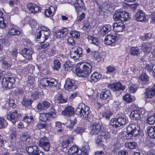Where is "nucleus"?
<instances>
[{"instance_id": "69168bd1", "label": "nucleus", "mask_w": 155, "mask_h": 155, "mask_svg": "<svg viewBox=\"0 0 155 155\" xmlns=\"http://www.w3.org/2000/svg\"><path fill=\"white\" fill-rule=\"evenodd\" d=\"M137 89V86L136 85L133 84L129 87V90L130 93H134L136 92Z\"/></svg>"}, {"instance_id": "cd10ccee", "label": "nucleus", "mask_w": 155, "mask_h": 155, "mask_svg": "<svg viewBox=\"0 0 155 155\" xmlns=\"http://www.w3.org/2000/svg\"><path fill=\"white\" fill-rule=\"evenodd\" d=\"M143 51L146 55L150 53H152L153 51V49L149 46L148 44H143L142 45Z\"/></svg>"}, {"instance_id": "393cba45", "label": "nucleus", "mask_w": 155, "mask_h": 155, "mask_svg": "<svg viewBox=\"0 0 155 155\" xmlns=\"http://www.w3.org/2000/svg\"><path fill=\"white\" fill-rule=\"evenodd\" d=\"M67 28H64L57 31L56 32V36L58 38H62L65 37L69 32Z\"/></svg>"}, {"instance_id": "f704fd0d", "label": "nucleus", "mask_w": 155, "mask_h": 155, "mask_svg": "<svg viewBox=\"0 0 155 155\" xmlns=\"http://www.w3.org/2000/svg\"><path fill=\"white\" fill-rule=\"evenodd\" d=\"M111 30V26L107 24L104 26L101 30V34L103 35H105Z\"/></svg>"}, {"instance_id": "052dcab7", "label": "nucleus", "mask_w": 155, "mask_h": 155, "mask_svg": "<svg viewBox=\"0 0 155 155\" xmlns=\"http://www.w3.org/2000/svg\"><path fill=\"white\" fill-rule=\"evenodd\" d=\"M147 122L150 124H153L155 121V117L153 115L148 117L146 120Z\"/></svg>"}, {"instance_id": "9b49d317", "label": "nucleus", "mask_w": 155, "mask_h": 155, "mask_svg": "<svg viewBox=\"0 0 155 155\" xmlns=\"http://www.w3.org/2000/svg\"><path fill=\"white\" fill-rule=\"evenodd\" d=\"M15 82V80L13 78L8 77L2 79V84L3 87L10 88L13 87Z\"/></svg>"}, {"instance_id": "c9c22d12", "label": "nucleus", "mask_w": 155, "mask_h": 155, "mask_svg": "<svg viewBox=\"0 0 155 155\" xmlns=\"http://www.w3.org/2000/svg\"><path fill=\"white\" fill-rule=\"evenodd\" d=\"M73 137L71 136H69L68 139L66 140L65 141H64L62 143V145L64 148H65L68 147L71 143H72Z\"/></svg>"}, {"instance_id": "c85d7f7f", "label": "nucleus", "mask_w": 155, "mask_h": 155, "mask_svg": "<svg viewBox=\"0 0 155 155\" xmlns=\"http://www.w3.org/2000/svg\"><path fill=\"white\" fill-rule=\"evenodd\" d=\"M147 131L149 136L152 138H155V127L148 126L147 127Z\"/></svg>"}, {"instance_id": "2eb2a0df", "label": "nucleus", "mask_w": 155, "mask_h": 155, "mask_svg": "<svg viewBox=\"0 0 155 155\" xmlns=\"http://www.w3.org/2000/svg\"><path fill=\"white\" fill-rule=\"evenodd\" d=\"M101 129V126L98 124H91L90 127V133L92 135H97L100 132Z\"/></svg>"}, {"instance_id": "f8f14e48", "label": "nucleus", "mask_w": 155, "mask_h": 155, "mask_svg": "<svg viewBox=\"0 0 155 155\" xmlns=\"http://www.w3.org/2000/svg\"><path fill=\"white\" fill-rule=\"evenodd\" d=\"M40 83L41 85L44 87L48 86L56 87L58 84V82L54 79L50 81L46 78L42 79L40 80Z\"/></svg>"}, {"instance_id": "680f3d73", "label": "nucleus", "mask_w": 155, "mask_h": 155, "mask_svg": "<svg viewBox=\"0 0 155 155\" xmlns=\"http://www.w3.org/2000/svg\"><path fill=\"white\" fill-rule=\"evenodd\" d=\"M120 147V144L118 142H117L112 146V150L114 151H117L119 150Z\"/></svg>"}, {"instance_id": "b1692460", "label": "nucleus", "mask_w": 155, "mask_h": 155, "mask_svg": "<svg viewBox=\"0 0 155 155\" xmlns=\"http://www.w3.org/2000/svg\"><path fill=\"white\" fill-rule=\"evenodd\" d=\"M62 113L63 115L68 117L72 116L74 113V108L71 106H68L65 108Z\"/></svg>"}, {"instance_id": "5fc2aeb1", "label": "nucleus", "mask_w": 155, "mask_h": 155, "mask_svg": "<svg viewBox=\"0 0 155 155\" xmlns=\"http://www.w3.org/2000/svg\"><path fill=\"white\" fill-rule=\"evenodd\" d=\"M31 96L32 98L35 100L37 99L38 97V92L37 89H34L31 91Z\"/></svg>"}, {"instance_id": "ea45409f", "label": "nucleus", "mask_w": 155, "mask_h": 155, "mask_svg": "<svg viewBox=\"0 0 155 155\" xmlns=\"http://www.w3.org/2000/svg\"><path fill=\"white\" fill-rule=\"evenodd\" d=\"M87 38L90 43H92L97 46L99 44V41L96 37H94L91 35H89Z\"/></svg>"}, {"instance_id": "09e8293b", "label": "nucleus", "mask_w": 155, "mask_h": 155, "mask_svg": "<svg viewBox=\"0 0 155 155\" xmlns=\"http://www.w3.org/2000/svg\"><path fill=\"white\" fill-rule=\"evenodd\" d=\"M36 128L39 129H46L47 127V124L46 122L41 121L37 124Z\"/></svg>"}, {"instance_id": "4c0bfd02", "label": "nucleus", "mask_w": 155, "mask_h": 155, "mask_svg": "<svg viewBox=\"0 0 155 155\" xmlns=\"http://www.w3.org/2000/svg\"><path fill=\"white\" fill-rule=\"evenodd\" d=\"M21 33L19 30L14 28H10L8 29V34L11 35H18L21 34Z\"/></svg>"}, {"instance_id": "de8ad7c7", "label": "nucleus", "mask_w": 155, "mask_h": 155, "mask_svg": "<svg viewBox=\"0 0 155 155\" xmlns=\"http://www.w3.org/2000/svg\"><path fill=\"white\" fill-rule=\"evenodd\" d=\"M40 28L42 31H39L37 34V35H36V38L37 39H39L40 38L41 36V35L42 34V33L44 31H46L49 29L47 27L44 26H41Z\"/></svg>"}, {"instance_id": "f03ea898", "label": "nucleus", "mask_w": 155, "mask_h": 155, "mask_svg": "<svg viewBox=\"0 0 155 155\" xmlns=\"http://www.w3.org/2000/svg\"><path fill=\"white\" fill-rule=\"evenodd\" d=\"M26 150L28 155H43V152L39 150L37 146L31 145L32 141L30 137L25 142Z\"/></svg>"}, {"instance_id": "a211bd4d", "label": "nucleus", "mask_w": 155, "mask_h": 155, "mask_svg": "<svg viewBox=\"0 0 155 155\" xmlns=\"http://www.w3.org/2000/svg\"><path fill=\"white\" fill-rule=\"evenodd\" d=\"M60 56L61 58H60L61 59L62 61H65L64 65V68L65 70L68 71H71L72 68V64L70 61H66L67 60V58L63 54H61Z\"/></svg>"}, {"instance_id": "a878e982", "label": "nucleus", "mask_w": 155, "mask_h": 155, "mask_svg": "<svg viewBox=\"0 0 155 155\" xmlns=\"http://www.w3.org/2000/svg\"><path fill=\"white\" fill-rule=\"evenodd\" d=\"M56 8L53 6H50L48 8L46 9L44 12L45 16L47 17L52 16L55 12Z\"/></svg>"}, {"instance_id": "8fccbe9b", "label": "nucleus", "mask_w": 155, "mask_h": 155, "mask_svg": "<svg viewBox=\"0 0 155 155\" xmlns=\"http://www.w3.org/2000/svg\"><path fill=\"white\" fill-rule=\"evenodd\" d=\"M8 123L6 120L2 117H0V129H2L8 125Z\"/></svg>"}, {"instance_id": "bb28decb", "label": "nucleus", "mask_w": 155, "mask_h": 155, "mask_svg": "<svg viewBox=\"0 0 155 155\" xmlns=\"http://www.w3.org/2000/svg\"><path fill=\"white\" fill-rule=\"evenodd\" d=\"M135 17L137 21H142L146 18L144 13L141 10H139L135 15Z\"/></svg>"}, {"instance_id": "864d4df0", "label": "nucleus", "mask_w": 155, "mask_h": 155, "mask_svg": "<svg viewBox=\"0 0 155 155\" xmlns=\"http://www.w3.org/2000/svg\"><path fill=\"white\" fill-rule=\"evenodd\" d=\"M23 119L25 122L29 123L34 121V119L32 116L28 117L27 116H25L24 117Z\"/></svg>"}, {"instance_id": "5701e85b", "label": "nucleus", "mask_w": 155, "mask_h": 155, "mask_svg": "<svg viewBox=\"0 0 155 155\" xmlns=\"http://www.w3.org/2000/svg\"><path fill=\"white\" fill-rule=\"evenodd\" d=\"M125 27V26L122 22H115L113 25V30L116 32L122 31Z\"/></svg>"}, {"instance_id": "bf43d9fd", "label": "nucleus", "mask_w": 155, "mask_h": 155, "mask_svg": "<svg viewBox=\"0 0 155 155\" xmlns=\"http://www.w3.org/2000/svg\"><path fill=\"white\" fill-rule=\"evenodd\" d=\"M39 119L41 121L45 122L48 118V116L47 113H41L40 114L39 116Z\"/></svg>"}, {"instance_id": "aec40b11", "label": "nucleus", "mask_w": 155, "mask_h": 155, "mask_svg": "<svg viewBox=\"0 0 155 155\" xmlns=\"http://www.w3.org/2000/svg\"><path fill=\"white\" fill-rule=\"evenodd\" d=\"M23 56L27 60H31L32 55L33 53V50L30 48H25L22 50Z\"/></svg>"}, {"instance_id": "f257e3e1", "label": "nucleus", "mask_w": 155, "mask_h": 155, "mask_svg": "<svg viewBox=\"0 0 155 155\" xmlns=\"http://www.w3.org/2000/svg\"><path fill=\"white\" fill-rule=\"evenodd\" d=\"M127 134L125 135L126 139L131 140L139 135L140 127L137 124H132L127 126Z\"/></svg>"}, {"instance_id": "2f4dec72", "label": "nucleus", "mask_w": 155, "mask_h": 155, "mask_svg": "<svg viewBox=\"0 0 155 155\" xmlns=\"http://www.w3.org/2000/svg\"><path fill=\"white\" fill-rule=\"evenodd\" d=\"M139 79L143 83L146 84L149 81V77L146 73L143 72L139 76Z\"/></svg>"}, {"instance_id": "338daca9", "label": "nucleus", "mask_w": 155, "mask_h": 155, "mask_svg": "<svg viewBox=\"0 0 155 155\" xmlns=\"http://www.w3.org/2000/svg\"><path fill=\"white\" fill-rule=\"evenodd\" d=\"M106 72L107 73H111L114 72L116 70L115 68L111 66H109L106 68Z\"/></svg>"}, {"instance_id": "4468645a", "label": "nucleus", "mask_w": 155, "mask_h": 155, "mask_svg": "<svg viewBox=\"0 0 155 155\" xmlns=\"http://www.w3.org/2000/svg\"><path fill=\"white\" fill-rule=\"evenodd\" d=\"M20 116L21 114H18L17 110H14L8 114L7 119L14 124L18 120V118Z\"/></svg>"}, {"instance_id": "c756f323", "label": "nucleus", "mask_w": 155, "mask_h": 155, "mask_svg": "<svg viewBox=\"0 0 155 155\" xmlns=\"http://www.w3.org/2000/svg\"><path fill=\"white\" fill-rule=\"evenodd\" d=\"M111 95V93L109 90H103L101 93L100 97L103 100H105L110 97Z\"/></svg>"}, {"instance_id": "7c9ffc66", "label": "nucleus", "mask_w": 155, "mask_h": 155, "mask_svg": "<svg viewBox=\"0 0 155 155\" xmlns=\"http://www.w3.org/2000/svg\"><path fill=\"white\" fill-rule=\"evenodd\" d=\"M100 5L104 9L108 11H111L112 9L113 4V3L109 1L105 2L103 3Z\"/></svg>"}, {"instance_id": "49530a36", "label": "nucleus", "mask_w": 155, "mask_h": 155, "mask_svg": "<svg viewBox=\"0 0 155 155\" xmlns=\"http://www.w3.org/2000/svg\"><path fill=\"white\" fill-rule=\"evenodd\" d=\"M61 63L60 61L57 59H55L54 61L53 68L55 70H58L61 67Z\"/></svg>"}, {"instance_id": "c03bdc74", "label": "nucleus", "mask_w": 155, "mask_h": 155, "mask_svg": "<svg viewBox=\"0 0 155 155\" xmlns=\"http://www.w3.org/2000/svg\"><path fill=\"white\" fill-rule=\"evenodd\" d=\"M55 100L57 103H63L67 102V99L64 97L62 94H59L56 98Z\"/></svg>"}, {"instance_id": "20e7f679", "label": "nucleus", "mask_w": 155, "mask_h": 155, "mask_svg": "<svg viewBox=\"0 0 155 155\" xmlns=\"http://www.w3.org/2000/svg\"><path fill=\"white\" fill-rule=\"evenodd\" d=\"M75 113L79 117L81 118H88L90 114L89 107L84 104H79Z\"/></svg>"}, {"instance_id": "0eeeda50", "label": "nucleus", "mask_w": 155, "mask_h": 155, "mask_svg": "<svg viewBox=\"0 0 155 155\" xmlns=\"http://www.w3.org/2000/svg\"><path fill=\"white\" fill-rule=\"evenodd\" d=\"M70 56L74 59L76 60L82 56L83 49L80 47L74 46L71 48Z\"/></svg>"}, {"instance_id": "79ce46f5", "label": "nucleus", "mask_w": 155, "mask_h": 155, "mask_svg": "<svg viewBox=\"0 0 155 155\" xmlns=\"http://www.w3.org/2000/svg\"><path fill=\"white\" fill-rule=\"evenodd\" d=\"M77 121L76 118H74L73 120H72L71 119L68 120L66 123V126L67 127L72 128L76 124Z\"/></svg>"}, {"instance_id": "423d86ee", "label": "nucleus", "mask_w": 155, "mask_h": 155, "mask_svg": "<svg viewBox=\"0 0 155 155\" xmlns=\"http://www.w3.org/2000/svg\"><path fill=\"white\" fill-rule=\"evenodd\" d=\"M74 6L75 11L78 14V12L85 11L86 8L82 0H76L75 2H68Z\"/></svg>"}, {"instance_id": "473e14b6", "label": "nucleus", "mask_w": 155, "mask_h": 155, "mask_svg": "<svg viewBox=\"0 0 155 155\" xmlns=\"http://www.w3.org/2000/svg\"><path fill=\"white\" fill-rule=\"evenodd\" d=\"M130 116L133 120H139L141 117L140 111H138V110L132 111L131 113Z\"/></svg>"}, {"instance_id": "7ed1b4c3", "label": "nucleus", "mask_w": 155, "mask_h": 155, "mask_svg": "<svg viewBox=\"0 0 155 155\" xmlns=\"http://www.w3.org/2000/svg\"><path fill=\"white\" fill-rule=\"evenodd\" d=\"M92 66L88 63H83L81 64L77 71V75L79 77H86L91 72Z\"/></svg>"}, {"instance_id": "6e6552de", "label": "nucleus", "mask_w": 155, "mask_h": 155, "mask_svg": "<svg viewBox=\"0 0 155 155\" xmlns=\"http://www.w3.org/2000/svg\"><path fill=\"white\" fill-rule=\"evenodd\" d=\"M114 18L115 21L120 20L122 21L127 20L129 18L128 13L125 11L116 12L114 15Z\"/></svg>"}, {"instance_id": "774afa93", "label": "nucleus", "mask_w": 155, "mask_h": 155, "mask_svg": "<svg viewBox=\"0 0 155 155\" xmlns=\"http://www.w3.org/2000/svg\"><path fill=\"white\" fill-rule=\"evenodd\" d=\"M104 141V138L101 135H99L96 138V142L98 144H101Z\"/></svg>"}, {"instance_id": "dca6fc26", "label": "nucleus", "mask_w": 155, "mask_h": 155, "mask_svg": "<svg viewBox=\"0 0 155 155\" xmlns=\"http://www.w3.org/2000/svg\"><path fill=\"white\" fill-rule=\"evenodd\" d=\"M117 34L115 33H111L106 36L105 42L107 45H110L115 43L117 40Z\"/></svg>"}, {"instance_id": "f3484780", "label": "nucleus", "mask_w": 155, "mask_h": 155, "mask_svg": "<svg viewBox=\"0 0 155 155\" xmlns=\"http://www.w3.org/2000/svg\"><path fill=\"white\" fill-rule=\"evenodd\" d=\"M108 87L114 91L124 90L125 89L124 87L119 82L110 84L108 85Z\"/></svg>"}, {"instance_id": "e2e57ef3", "label": "nucleus", "mask_w": 155, "mask_h": 155, "mask_svg": "<svg viewBox=\"0 0 155 155\" xmlns=\"http://www.w3.org/2000/svg\"><path fill=\"white\" fill-rule=\"evenodd\" d=\"M91 27L89 21H86L84 23L83 29L88 31H89Z\"/></svg>"}, {"instance_id": "603ef678", "label": "nucleus", "mask_w": 155, "mask_h": 155, "mask_svg": "<svg viewBox=\"0 0 155 155\" xmlns=\"http://www.w3.org/2000/svg\"><path fill=\"white\" fill-rule=\"evenodd\" d=\"M21 103L22 105L25 107H28V106H31L32 101L31 99L27 100L25 98H24Z\"/></svg>"}, {"instance_id": "58836bf2", "label": "nucleus", "mask_w": 155, "mask_h": 155, "mask_svg": "<svg viewBox=\"0 0 155 155\" xmlns=\"http://www.w3.org/2000/svg\"><path fill=\"white\" fill-rule=\"evenodd\" d=\"M101 54L99 53L96 51H92L91 53V56L93 57L94 60L100 61L101 60Z\"/></svg>"}, {"instance_id": "72a5a7b5", "label": "nucleus", "mask_w": 155, "mask_h": 155, "mask_svg": "<svg viewBox=\"0 0 155 155\" xmlns=\"http://www.w3.org/2000/svg\"><path fill=\"white\" fill-rule=\"evenodd\" d=\"M101 75L100 73L95 72L91 76V82H97L101 78Z\"/></svg>"}, {"instance_id": "1a4fd4ad", "label": "nucleus", "mask_w": 155, "mask_h": 155, "mask_svg": "<svg viewBox=\"0 0 155 155\" xmlns=\"http://www.w3.org/2000/svg\"><path fill=\"white\" fill-rule=\"evenodd\" d=\"M38 145L45 151H48L49 150L50 144L48 139L45 137L41 138L39 140Z\"/></svg>"}, {"instance_id": "e433bc0d", "label": "nucleus", "mask_w": 155, "mask_h": 155, "mask_svg": "<svg viewBox=\"0 0 155 155\" xmlns=\"http://www.w3.org/2000/svg\"><path fill=\"white\" fill-rule=\"evenodd\" d=\"M130 52L131 55L134 56H137L140 53V49L137 47H131Z\"/></svg>"}, {"instance_id": "a19ab883", "label": "nucleus", "mask_w": 155, "mask_h": 155, "mask_svg": "<svg viewBox=\"0 0 155 155\" xmlns=\"http://www.w3.org/2000/svg\"><path fill=\"white\" fill-rule=\"evenodd\" d=\"M125 147L129 149L132 150L136 147L137 145L136 143L134 142H128L125 143Z\"/></svg>"}, {"instance_id": "ddd939ff", "label": "nucleus", "mask_w": 155, "mask_h": 155, "mask_svg": "<svg viewBox=\"0 0 155 155\" xmlns=\"http://www.w3.org/2000/svg\"><path fill=\"white\" fill-rule=\"evenodd\" d=\"M65 89L69 91H73L75 90L77 88V86L75 83L74 80L68 78L65 81L64 85Z\"/></svg>"}, {"instance_id": "4be33fe9", "label": "nucleus", "mask_w": 155, "mask_h": 155, "mask_svg": "<svg viewBox=\"0 0 155 155\" xmlns=\"http://www.w3.org/2000/svg\"><path fill=\"white\" fill-rule=\"evenodd\" d=\"M27 6L28 8L31 13L35 14L40 10V7L34 3H29L27 4Z\"/></svg>"}, {"instance_id": "6e6d98bb", "label": "nucleus", "mask_w": 155, "mask_h": 155, "mask_svg": "<svg viewBox=\"0 0 155 155\" xmlns=\"http://www.w3.org/2000/svg\"><path fill=\"white\" fill-rule=\"evenodd\" d=\"M35 81V78L32 76H29L28 78L27 85L28 86H30L33 85Z\"/></svg>"}, {"instance_id": "4d7b16f0", "label": "nucleus", "mask_w": 155, "mask_h": 155, "mask_svg": "<svg viewBox=\"0 0 155 155\" xmlns=\"http://www.w3.org/2000/svg\"><path fill=\"white\" fill-rule=\"evenodd\" d=\"M123 99L128 103H131L132 101V99L129 94H125L123 97Z\"/></svg>"}, {"instance_id": "a18cd8bd", "label": "nucleus", "mask_w": 155, "mask_h": 155, "mask_svg": "<svg viewBox=\"0 0 155 155\" xmlns=\"http://www.w3.org/2000/svg\"><path fill=\"white\" fill-rule=\"evenodd\" d=\"M50 33V31L49 29L46 31H44L42 33V34H43L44 35L41 38V39L42 41H41V42H44L48 38Z\"/></svg>"}, {"instance_id": "0e129e2a", "label": "nucleus", "mask_w": 155, "mask_h": 155, "mask_svg": "<svg viewBox=\"0 0 155 155\" xmlns=\"http://www.w3.org/2000/svg\"><path fill=\"white\" fill-rule=\"evenodd\" d=\"M154 65L153 64H147L144 67L145 69L150 72L151 71L153 68Z\"/></svg>"}, {"instance_id": "9d476101", "label": "nucleus", "mask_w": 155, "mask_h": 155, "mask_svg": "<svg viewBox=\"0 0 155 155\" xmlns=\"http://www.w3.org/2000/svg\"><path fill=\"white\" fill-rule=\"evenodd\" d=\"M15 82V80L13 78L8 77L2 79V84L3 87L10 88L13 87Z\"/></svg>"}, {"instance_id": "3c124183", "label": "nucleus", "mask_w": 155, "mask_h": 155, "mask_svg": "<svg viewBox=\"0 0 155 155\" xmlns=\"http://www.w3.org/2000/svg\"><path fill=\"white\" fill-rule=\"evenodd\" d=\"M85 130L84 127H78L74 129V132L76 134H81Z\"/></svg>"}, {"instance_id": "39448f33", "label": "nucleus", "mask_w": 155, "mask_h": 155, "mask_svg": "<svg viewBox=\"0 0 155 155\" xmlns=\"http://www.w3.org/2000/svg\"><path fill=\"white\" fill-rule=\"evenodd\" d=\"M127 120L123 117H119L117 118H114L111 119L110 123L113 127L117 128L122 126L125 124Z\"/></svg>"}, {"instance_id": "37998d69", "label": "nucleus", "mask_w": 155, "mask_h": 155, "mask_svg": "<svg viewBox=\"0 0 155 155\" xmlns=\"http://www.w3.org/2000/svg\"><path fill=\"white\" fill-rule=\"evenodd\" d=\"M89 150V146L87 143H84V146L81 148L82 155H88V153Z\"/></svg>"}, {"instance_id": "13d9d810", "label": "nucleus", "mask_w": 155, "mask_h": 155, "mask_svg": "<svg viewBox=\"0 0 155 155\" xmlns=\"http://www.w3.org/2000/svg\"><path fill=\"white\" fill-rule=\"evenodd\" d=\"M112 114V113L110 111L107 110L103 112L102 114V115L103 117L109 120Z\"/></svg>"}, {"instance_id": "6ab92c4d", "label": "nucleus", "mask_w": 155, "mask_h": 155, "mask_svg": "<svg viewBox=\"0 0 155 155\" xmlns=\"http://www.w3.org/2000/svg\"><path fill=\"white\" fill-rule=\"evenodd\" d=\"M146 98H150L155 95V85L151 88H147L144 93Z\"/></svg>"}, {"instance_id": "412c9836", "label": "nucleus", "mask_w": 155, "mask_h": 155, "mask_svg": "<svg viewBox=\"0 0 155 155\" xmlns=\"http://www.w3.org/2000/svg\"><path fill=\"white\" fill-rule=\"evenodd\" d=\"M68 152L71 155H82V151L79 150L77 146H72L68 150Z\"/></svg>"}]
</instances>
